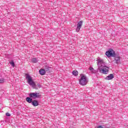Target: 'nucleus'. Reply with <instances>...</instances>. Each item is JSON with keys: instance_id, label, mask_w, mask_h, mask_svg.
Listing matches in <instances>:
<instances>
[{"instance_id": "1", "label": "nucleus", "mask_w": 128, "mask_h": 128, "mask_svg": "<svg viewBox=\"0 0 128 128\" xmlns=\"http://www.w3.org/2000/svg\"><path fill=\"white\" fill-rule=\"evenodd\" d=\"M97 64L100 72L104 74H108V69L110 68L106 66V63H104L102 60L98 59Z\"/></svg>"}, {"instance_id": "2", "label": "nucleus", "mask_w": 128, "mask_h": 128, "mask_svg": "<svg viewBox=\"0 0 128 128\" xmlns=\"http://www.w3.org/2000/svg\"><path fill=\"white\" fill-rule=\"evenodd\" d=\"M88 82V78L84 74H80V78L79 80V84L81 86H86Z\"/></svg>"}, {"instance_id": "3", "label": "nucleus", "mask_w": 128, "mask_h": 128, "mask_svg": "<svg viewBox=\"0 0 128 128\" xmlns=\"http://www.w3.org/2000/svg\"><path fill=\"white\" fill-rule=\"evenodd\" d=\"M26 78L27 80L28 84L30 86H31L32 88H36V83L34 82V80H32V78L30 74H26Z\"/></svg>"}, {"instance_id": "4", "label": "nucleus", "mask_w": 128, "mask_h": 128, "mask_svg": "<svg viewBox=\"0 0 128 128\" xmlns=\"http://www.w3.org/2000/svg\"><path fill=\"white\" fill-rule=\"evenodd\" d=\"M106 56L108 58H114V56H116V52L114 50L112 49H110L106 51Z\"/></svg>"}, {"instance_id": "5", "label": "nucleus", "mask_w": 128, "mask_h": 128, "mask_svg": "<svg viewBox=\"0 0 128 128\" xmlns=\"http://www.w3.org/2000/svg\"><path fill=\"white\" fill-rule=\"evenodd\" d=\"M29 96L31 98H40V94L38 92H31L29 94Z\"/></svg>"}, {"instance_id": "6", "label": "nucleus", "mask_w": 128, "mask_h": 128, "mask_svg": "<svg viewBox=\"0 0 128 128\" xmlns=\"http://www.w3.org/2000/svg\"><path fill=\"white\" fill-rule=\"evenodd\" d=\"M114 58L113 61L114 62L115 64H118L120 62V56L116 55V54L115 55V56H114Z\"/></svg>"}, {"instance_id": "7", "label": "nucleus", "mask_w": 128, "mask_h": 128, "mask_svg": "<svg viewBox=\"0 0 128 128\" xmlns=\"http://www.w3.org/2000/svg\"><path fill=\"white\" fill-rule=\"evenodd\" d=\"M82 20H80L79 22H78L77 24V28H76V31L78 32H80V28H82Z\"/></svg>"}, {"instance_id": "8", "label": "nucleus", "mask_w": 128, "mask_h": 128, "mask_svg": "<svg viewBox=\"0 0 128 128\" xmlns=\"http://www.w3.org/2000/svg\"><path fill=\"white\" fill-rule=\"evenodd\" d=\"M114 76V74H110L107 76L105 78V80H112Z\"/></svg>"}, {"instance_id": "9", "label": "nucleus", "mask_w": 128, "mask_h": 128, "mask_svg": "<svg viewBox=\"0 0 128 128\" xmlns=\"http://www.w3.org/2000/svg\"><path fill=\"white\" fill-rule=\"evenodd\" d=\"M39 73L41 76H44L46 74V70L44 69H40L39 70Z\"/></svg>"}, {"instance_id": "10", "label": "nucleus", "mask_w": 128, "mask_h": 128, "mask_svg": "<svg viewBox=\"0 0 128 128\" xmlns=\"http://www.w3.org/2000/svg\"><path fill=\"white\" fill-rule=\"evenodd\" d=\"M32 104L34 106H38V102L36 100H34L32 101Z\"/></svg>"}, {"instance_id": "11", "label": "nucleus", "mask_w": 128, "mask_h": 128, "mask_svg": "<svg viewBox=\"0 0 128 128\" xmlns=\"http://www.w3.org/2000/svg\"><path fill=\"white\" fill-rule=\"evenodd\" d=\"M26 101L29 104H32V98H30V97H27L26 98Z\"/></svg>"}, {"instance_id": "12", "label": "nucleus", "mask_w": 128, "mask_h": 128, "mask_svg": "<svg viewBox=\"0 0 128 128\" xmlns=\"http://www.w3.org/2000/svg\"><path fill=\"white\" fill-rule=\"evenodd\" d=\"M72 74L73 76H78V71H76V70H74L72 72Z\"/></svg>"}, {"instance_id": "13", "label": "nucleus", "mask_w": 128, "mask_h": 128, "mask_svg": "<svg viewBox=\"0 0 128 128\" xmlns=\"http://www.w3.org/2000/svg\"><path fill=\"white\" fill-rule=\"evenodd\" d=\"M32 62H34V64H36V62H38V60L36 58H33Z\"/></svg>"}, {"instance_id": "14", "label": "nucleus", "mask_w": 128, "mask_h": 128, "mask_svg": "<svg viewBox=\"0 0 128 128\" xmlns=\"http://www.w3.org/2000/svg\"><path fill=\"white\" fill-rule=\"evenodd\" d=\"M10 65H12V66H13V68H14V61H11L10 62Z\"/></svg>"}, {"instance_id": "15", "label": "nucleus", "mask_w": 128, "mask_h": 128, "mask_svg": "<svg viewBox=\"0 0 128 128\" xmlns=\"http://www.w3.org/2000/svg\"><path fill=\"white\" fill-rule=\"evenodd\" d=\"M4 78H1L0 79V84H4Z\"/></svg>"}, {"instance_id": "16", "label": "nucleus", "mask_w": 128, "mask_h": 128, "mask_svg": "<svg viewBox=\"0 0 128 128\" xmlns=\"http://www.w3.org/2000/svg\"><path fill=\"white\" fill-rule=\"evenodd\" d=\"M44 70H45V72H50V67L46 66Z\"/></svg>"}, {"instance_id": "17", "label": "nucleus", "mask_w": 128, "mask_h": 128, "mask_svg": "<svg viewBox=\"0 0 128 128\" xmlns=\"http://www.w3.org/2000/svg\"><path fill=\"white\" fill-rule=\"evenodd\" d=\"M89 70H90L91 72H94V68H92V67H90V68H89Z\"/></svg>"}, {"instance_id": "18", "label": "nucleus", "mask_w": 128, "mask_h": 128, "mask_svg": "<svg viewBox=\"0 0 128 128\" xmlns=\"http://www.w3.org/2000/svg\"><path fill=\"white\" fill-rule=\"evenodd\" d=\"M37 86H38V88H42V85L40 84V83H38L37 84Z\"/></svg>"}, {"instance_id": "19", "label": "nucleus", "mask_w": 128, "mask_h": 128, "mask_svg": "<svg viewBox=\"0 0 128 128\" xmlns=\"http://www.w3.org/2000/svg\"><path fill=\"white\" fill-rule=\"evenodd\" d=\"M6 116H10V114L8 112H6Z\"/></svg>"}, {"instance_id": "20", "label": "nucleus", "mask_w": 128, "mask_h": 128, "mask_svg": "<svg viewBox=\"0 0 128 128\" xmlns=\"http://www.w3.org/2000/svg\"><path fill=\"white\" fill-rule=\"evenodd\" d=\"M97 128H102V126H99Z\"/></svg>"}]
</instances>
